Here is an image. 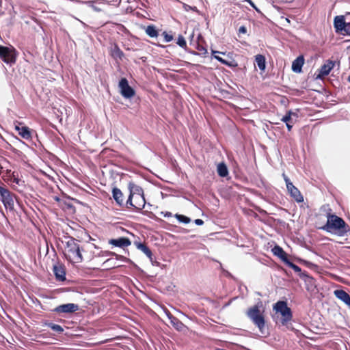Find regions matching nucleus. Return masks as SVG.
<instances>
[{
  "label": "nucleus",
  "mask_w": 350,
  "mask_h": 350,
  "mask_svg": "<svg viewBox=\"0 0 350 350\" xmlns=\"http://www.w3.org/2000/svg\"><path fill=\"white\" fill-rule=\"evenodd\" d=\"M128 189L129 195L126 200V207L127 208H133L137 211H142L146 204L143 189L133 182L128 183Z\"/></svg>",
  "instance_id": "obj_1"
},
{
  "label": "nucleus",
  "mask_w": 350,
  "mask_h": 350,
  "mask_svg": "<svg viewBox=\"0 0 350 350\" xmlns=\"http://www.w3.org/2000/svg\"><path fill=\"white\" fill-rule=\"evenodd\" d=\"M321 229L340 237L346 235L350 231L349 226L342 218L330 212L327 213V222Z\"/></svg>",
  "instance_id": "obj_2"
},
{
  "label": "nucleus",
  "mask_w": 350,
  "mask_h": 350,
  "mask_svg": "<svg viewBox=\"0 0 350 350\" xmlns=\"http://www.w3.org/2000/svg\"><path fill=\"white\" fill-rule=\"evenodd\" d=\"M65 243L63 253L66 259L72 264L81 262L83 260L82 248L84 246L80 247L78 241L73 237H68Z\"/></svg>",
  "instance_id": "obj_3"
},
{
  "label": "nucleus",
  "mask_w": 350,
  "mask_h": 350,
  "mask_svg": "<svg viewBox=\"0 0 350 350\" xmlns=\"http://www.w3.org/2000/svg\"><path fill=\"white\" fill-rule=\"evenodd\" d=\"M246 315L260 332L265 327V308L262 301L248 308Z\"/></svg>",
  "instance_id": "obj_4"
},
{
  "label": "nucleus",
  "mask_w": 350,
  "mask_h": 350,
  "mask_svg": "<svg viewBox=\"0 0 350 350\" xmlns=\"http://www.w3.org/2000/svg\"><path fill=\"white\" fill-rule=\"evenodd\" d=\"M273 309L275 313L281 315L280 323L282 325H286L293 319V312L285 301H278L273 306Z\"/></svg>",
  "instance_id": "obj_5"
},
{
  "label": "nucleus",
  "mask_w": 350,
  "mask_h": 350,
  "mask_svg": "<svg viewBox=\"0 0 350 350\" xmlns=\"http://www.w3.org/2000/svg\"><path fill=\"white\" fill-rule=\"evenodd\" d=\"M98 248L94 243H88L82 248V250L85 254V256L89 260L93 259L94 257L102 256L107 257L109 256H114L118 260H122L124 258L123 256L118 255L113 252L109 251H100L98 253H95V250Z\"/></svg>",
  "instance_id": "obj_6"
},
{
  "label": "nucleus",
  "mask_w": 350,
  "mask_h": 350,
  "mask_svg": "<svg viewBox=\"0 0 350 350\" xmlns=\"http://www.w3.org/2000/svg\"><path fill=\"white\" fill-rule=\"evenodd\" d=\"M0 58L6 64H14L16 61V49L0 45Z\"/></svg>",
  "instance_id": "obj_7"
},
{
  "label": "nucleus",
  "mask_w": 350,
  "mask_h": 350,
  "mask_svg": "<svg viewBox=\"0 0 350 350\" xmlns=\"http://www.w3.org/2000/svg\"><path fill=\"white\" fill-rule=\"evenodd\" d=\"M0 196L5 207L12 211L14 206V194L6 187L0 186Z\"/></svg>",
  "instance_id": "obj_8"
},
{
  "label": "nucleus",
  "mask_w": 350,
  "mask_h": 350,
  "mask_svg": "<svg viewBox=\"0 0 350 350\" xmlns=\"http://www.w3.org/2000/svg\"><path fill=\"white\" fill-rule=\"evenodd\" d=\"M284 178L286 183V188L291 196L297 202H302L304 197L299 190L293 185L289 178L284 174Z\"/></svg>",
  "instance_id": "obj_9"
},
{
  "label": "nucleus",
  "mask_w": 350,
  "mask_h": 350,
  "mask_svg": "<svg viewBox=\"0 0 350 350\" xmlns=\"http://www.w3.org/2000/svg\"><path fill=\"white\" fill-rule=\"evenodd\" d=\"M119 88L122 96L126 98H131L135 94V90L129 85L128 80L126 78H122L120 79L119 81Z\"/></svg>",
  "instance_id": "obj_10"
},
{
  "label": "nucleus",
  "mask_w": 350,
  "mask_h": 350,
  "mask_svg": "<svg viewBox=\"0 0 350 350\" xmlns=\"http://www.w3.org/2000/svg\"><path fill=\"white\" fill-rule=\"evenodd\" d=\"M15 130L18 131V135L23 139L29 140L32 138L31 129L24 125L21 122L16 121L14 122Z\"/></svg>",
  "instance_id": "obj_11"
},
{
  "label": "nucleus",
  "mask_w": 350,
  "mask_h": 350,
  "mask_svg": "<svg viewBox=\"0 0 350 350\" xmlns=\"http://www.w3.org/2000/svg\"><path fill=\"white\" fill-rule=\"evenodd\" d=\"M79 310V306L75 304L69 303L66 304H62L55 308L53 311L57 313H66L71 314L74 313L77 310Z\"/></svg>",
  "instance_id": "obj_12"
},
{
  "label": "nucleus",
  "mask_w": 350,
  "mask_h": 350,
  "mask_svg": "<svg viewBox=\"0 0 350 350\" xmlns=\"http://www.w3.org/2000/svg\"><path fill=\"white\" fill-rule=\"evenodd\" d=\"M336 62L328 59L325 62V63L322 65L319 70V73L317 77L319 79H323L325 77L327 76L330 71L334 68L335 66Z\"/></svg>",
  "instance_id": "obj_13"
},
{
  "label": "nucleus",
  "mask_w": 350,
  "mask_h": 350,
  "mask_svg": "<svg viewBox=\"0 0 350 350\" xmlns=\"http://www.w3.org/2000/svg\"><path fill=\"white\" fill-rule=\"evenodd\" d=\"M108 243L114 247H118L122 249H124L125 247H127L131 245V240L129 238L124 237H120L116 239H110L108 241Z\"/></svg>",
  "instance_id": "obj_14"
},
{
  "label": "nucleus",
  "mask_w": 350,
  "mask_h": 350,
  "mask_svg": "<svg viewBox=\"0 0 350 350\" xmlns=\"http://www.w3.org/2000/svg\"><path fill=\"white\" fill-rule=\"evenodd\" d=\"M53 273L57 281L66 280V270L64 265L57 263L53 266Z\"/></svg>",
  "instance_id": "obj_15"
},
{
  "label": "nucleus",
  "mask_w": 350,
  "mask_h": 350,
  "mask_svg": "<svg viewBox=\"0 0 350 350\" xmlns=\"http://www.w3.org/2000/svg\"><path fill=\"white\" fill-rule=\"evenodd\" d=\"M112 196L118 206L120 207H123L124 206H126V201L124 200V194L120 189L117 187L113 188Z\"/></svg>",
  "instance_id": "obj_16"
},
{
  "label": "nucleus",
  "mask_w": 350,
  "mask_h": 350,
  "mask_svg": "<svg viewBox=\"0 0 350 350\" xmlns=\"http://www.w3.org/2000/svg\"><path fill=\"white\" fill-rule=\"evenodd\" d=\"M334 295L347 306L350 307V296L342 289H337L334 291Z\"/></svg>",
  "instance_id": "obj_17"
},
{
  "label": "nucleus",
  "mask_w": 350,
  "mask_h": 350,
  "mask_svg": "<svg viewBox=\"0 0 350 350\" xmlns=\"http://www.w3.org/2000/svg\"><path fill=\"white\" fill-rule=\"evenodd\" d=\"M346 22L345 16L342 15L336 16L334 20V26L336 32L342 33V29L345 26Z\"/></svg>",
  "instance_id": "obj_18"
},
{
  "label": "nucleus",
  "mask_w": 350,
  "mask_h": 350,
  "mask_svg": "<svg viewBox=\"0 0 350 350\" xmlns=\"http://www.w3.org/2000/svg\"><path fill=\"white\" fill-rule=\"evenodd\" d=\"M272 252L275 256H277L280 260H282L285 264L288 262V258L287 254L284 250L279 245H275L273 249Z\"/></svg>",
  "instance_id": "obj_19"
},
{
  "label": "nucleus",
  "mask_w": 350,
  "mask_h": 350,
  "mask_svg": "<svg viewBox=\"0 0 350 350\" xmlns=\"http://www.w3.org/2000/svg\"><path fill=\"white\" fill-rule=\"evenodd\" d=\"M304 64V58L300 55L297 57L292 63V70L293 72L299 73L301 71L302 66Z\"/></svg>",
  "instance_id": "obj_20"
},
{
  "label": "nucleus",
  "mask_w": 350,
  "mask_h": 350,
  "mask_svg": "<svg viewBox=\"0 0 350 350\" xmlns=\"http://www.w3.org/2000/svg\"><path fill=\"white\" fill-rule=\"evenodd\" d=\"M167 317L170 320L172 326L178 331H181L184 327V324L176 317H174L170 312L167 313Z\"/></svg>",
  "instance_id": "obj_21"
},
{
  "label": "nucleus",
  "mask_w": 350,
  "mask_h": 350,
  "mask_svg": "<svg viewBox=\"0 0 350 350\" xmlns=\"http://www.w3.org/2000/svg\"><path fill=\"white\" fill-rule=\"evenodd\" d=\"M137 248L144 252L146 256L150 260H152V253L150 248L145 244L139 242H135Z\"/></svg>",
  "instance_id": "obj_22"
},
{
  "label": "nucleus",
  "mask_w": 350,
  "mask_h": 350,
  "mask_svg": "<svg viewBox=\"0 0 350 350\" xmlns=\"http://www.w3.org/2000/svg\"><path fill=\"white\" fill-rule=\"evenodd\" d=\"M110 54L113 58L119 59H122L124 55L123 51L117 44H115L114 46L111 49Z\"/></svg>",
  "instance_id": "obj_23"
},
{
  "label": "nucleus",
  "mask_w": 350,
  "mask_h": 350,
  "mask_svg": "<svg viewBox=\"0 0 350 350\" xmlns=\"http://www.w3.org/2000/svg\"><path fill=\"white\" fill-rule=\"evenodd\" d=\"M217 174L221 177H226L228 175V170L226 165L224 163H219L217 167Z\"/></svg>",
  "instance_id": "obj_24"
},
{
  "label": "nucleus",
  "mask_w": 350,
  "mask_h": 350,
  "mask_svg": "<svg viewBox=\"0 0 350 350\" xmlns=\"http://www.w3.org/2000/svg\"><path fill=\"white\" fill-rule=\"evenodd\" d=\"M255 64L258 66L260 70L264 71L265 69V57L264 55L258 54L255 56Z\"/></svg>",
  "instance_id": "obj_25"
},
{
  "label": "nucleus",
  "mask_w": 350,
  "mask_h": 350,
  "mask_svg": "<svg viewBox=\"0 0 350 350\" xmlns=\"http://www.w3.org/2000/svg\"><path fill=\"white\" fill-rule=\"evenodd\" d=\"M293 114L291 111H289L282 118V121L284 122L286 124V127L288 131H291L293 127V123L291 122V115Z\"/></svg>",
  "instance_id": "obj_26"
},
{
  "label": "nucleus",
  "mask_w": 350,
  "mask_h": 350,
  "mask_svg": "<svg viewBox=\"0 0 350 350\" xmlns=\"http://www.w3.org/2000/svg\"><path fill=\"white\" fill-rule=\"evenodd\" d=\"M146 33L151 38H156L159 35V32L155 26L150 25L146 28Z\"/></svg>",
  "instance_id": "obj_27"
},
{
  "label": "nucleus",
  "mask_w": 350,
  "mask_h": 350,
  "mask_svg": "<svg viewBox=\"0 0 350 350\" xmlns=\"http://www.w3.org/2000/svg\"><path fill=\"white\" fill-rule=\"evenodd\" d=\"M215 59L221 62V64L226 65L229 67H236L237 66V63L234 60L227 61L219 56L214 55Z\"/></svg>",
  "instance_id": "obj_28"
},
{
  "label": "nucleus",
  "mask_w": 350,
  "mask_h": 350,
  "mask_svg": "<svg viewBox=\"0 0 350 350\" xmlns=\"http://www.w3.org/2000/svg\"><path fill=\"white\" fill-rule=\"evenodd\" d=\"M286 265L287 266H288L289 267H291L292 269H293L295 272L298 273L299 274L300 277L306 275V274L305 273L301 272V269L299 266L293 263L289 260L286 263Z\"/></svg>",
  "instance_id": "obj_29"
},
{
  "label": "nucleus",
  "mask_w": 350,
  "mask_h": 350,
  "mask_svg": "<svg viewBox=\"0 0 350 350\" xmlns=\"http://www.w3.org/2000/svg\"><path fill=\"white\" fill-rule=\"evenodd\" d=\"M46 325L49 327H50L52 330H53L54 332H56L59 334H61L64 332L63 327L59 325L55 324L53 323H46Z\"/></svg>",
  "instance_id": "obj_30"
},
{
  "label": "nucleus",
  "mask_w": 350,
  "mask_h": 350,
  "mask_svg": "<svg viewBox=\"0 0 350 350\" xmlns=\"http://www.w3.org/2000/svg\"><path fill=\"white\" fill-rule=\"evenodd\" d=\"M174 217L178 219V221L180 223L183 224H189L191 221V219L185 215L180 214H175Z\"/></svg>",
  "instance_id": "obj_31"
},
{
  "label": "nucleus",
  "mask_w": 350,
  "mask_h": 350,
  "mask_svg": "<svg viewBox=\"0 0 350 350\" xmlns=\"http://www.w3.org/2000/svg\"><path fill=\"white\" fill-rule=\"evenodd\" d=\"M176 44L184 49L187 48V42L185 38L182 35L178 36Z\"/></svg>",
  "instance_id": "obj_32"
},
{
  "label": "nucleus",
  "mask_w": 350,
  "mask_h": 350,
  "mask_svg": "<svg viewBox=\"0 0 350 350\" xmlns=\"http://www.w3.org/2000/svg\"><path fill=\"white\" fill-rule=\"evenodd\" d=\"M162 36H163L165 42H171L173 40V36L166 31H163L162 33Z\"/></svg>",
  "instance_id": "obj_33"
},
{
  "label": "nucleus",
  "mask_w": 350,
  "mask_h": 350,
  "mask_svg": "<svg viewBox=\"0 0 350 350\" xmlns=\"http://www.w3.org/2000/svg\"><path fill=\"white\" fill-rule=\"evenodd\" d=\"M341 33L350 36V23H346L344 29H342V33Z\"/></svg>",
  "instance_id": "obj_34"
},
{
  "label": "nucleus",
  "mask_w": 350,
  "mask_h": 350,
  "mask_svg": "<svg viewBox=\"0 0 350 350\" xmlns=\"http://www.w3.org/2000/svg\"><path fill=\"white\" fill-rule=\"evenodd\" d=\"M201 53L206 54L207 53V50L205 47H204L202 45L198 44V46L196 48Z\"/></svg>",
  "instance_id": "obj_35"
},
{
  "label": "nucleus",
  "mask_w": 350,
  "mask_h": 350,
  "mask_svg": "<svg viewBox=\"0 0 350 350\" xmlns=\"http://www.w3.org/2000/svg\"><path fill=\"white\" fill-rule=\"evenodd\" d=\"M186 6H187V8L185 7V10H192L193 12H198V8L196 6L191 7V6H189V5H186Z\"/></svg>",
  "instance_id": "obj_36"
},
{
  "label": "nucleus",
  "mask_w": 350,
  "mask_h": 350,
  "mask_svg": "<svg viewBox=\"0 0 350 350\" xmlns=\"http://www.w3.org/2000/svg\"><path fill=\"white\" fill-rule=\"evenodd\" d=\"M247 32V29L245 26H241L239 29V33H245Z\"/></svg>",
  "instance_id": "obj_37"
},
{
  "label": "nucleus",
  "mask_w": 350,
  "mask_h": 350,
  "mask_svg": "<svg viewBox=\"0 0 350 350\" xmlns=\"http://www.w3.org/2000/svg\"><path fill=\"white\" fill-rule=\"evenodd\" d=\"M194 223L198 226H202L204 224V221L201 219H196L194 220Z\"/></svg>",
  "instance_id": "obj_38"
},
{
  "label": "nucleus",
  "mask_w": 350,
  "mask_h": 350,
  "mask_svg": "<svg viewBox=\"0 0 350 350\" xmlns=\"http://www.w3.org/2000/svg\"><path fill=\"white\" fill-rule=\"evenodd\" d=\"M20 181H21V180H20L18 178H14V180H13V182H14V183H16V184H18V185H19V182H20Z\"/></svg>",
  "instance_id": "obj_39"
},
{
  "label": "nucleus",
  "mask_w": 350,
  "mask_h": 350,
  "mask_svg": "<svg viewBox=\"0 0 350 350\" xmlns=\"http://www.w3.org/2000/svg\"><path fill=\"white\" fill-rule=\"evenodd\" d=\"M171 215H172V213L170 212L166 213L165 215V217H170Z\"/></svg>",
  "instance_id": "obj_40"
},
{
  "label": "nucleus",
  "mask_w": 350,
  "mask_h": 350,
  "mask_svg": "<svg viewBox=\"0 0 350 350\" xmlns=\"http://www.w3.org/2000/svg\"><path fill=\"white\" fill-rule=\"evenodd\" d=\"M213 54H215V53H222L221 52H219V51H213Z\"/></svg>",
  "instance_id": "obj_41"
},
{
  "label": "nucleus",
  "mask_w": 350,
  "mask_h": 350,
  "mask_svg": "<svg viewBox=\"0 0 350 350\" xmlns=\"http://www.w3.org/2000/svg\"><path fill=\"white\" fill-rule=\"evenodd\" d=\"M109 261H110V259H107L106 261L104 262L103 265L108 263Z\"/></svg>",
  "instance_id": "obj_42"
},
{
  "label": "nucleus",
  "mask_w": 350,
  "mask_h": 350,
  "mask_svg": "<svg viewBox=\"0 0 350 350\" xmlns=\"http://www.w3.org/2000/svg\"><path fill=\"white\" fill-rule=\"evenodd\" d=\"M250 4H251L253 7H254V5L253 4V3H252V1H250Z\"/></svg>",
  "instance_id": "obj_43"
},
{
  "label": "nucleus",
  "mask_w": 350,
  "mask_h": 350,
  "mask_svg": "<svg viewBox=\"0 0 350 350\" xmlns=\"http://www.w3.org/2000/svg\"><path fill=\"white\" fill-rule=\"evenodd\" d=\"M349 81H350V77H349Z\"/></svg>",
  "instance_id": "obj_44"
}]
</instances>
